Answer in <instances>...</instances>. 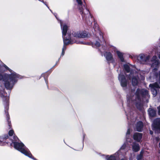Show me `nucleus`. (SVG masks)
<instances>
[{"mask_svg":"<svg viewBox=\"0 0 160 160\" xmlns=\"http://www.w3.org/2000/svg\"><path fill=\"white\" fill-rule=\"evenodd\" d=\"M116 53L122 62H124V58H123V54L122 53L118 51H116Z\"/></svg>","mask_w":160,"mask_h":160,"instance_id":"19","label":"nucleus"},{"mask_svg":"<svg viewBox=\"0 0 160 160\" xmlns=\"http://www.w3.org/2000/svg\"><path fill=\"white\" fill-rule=\"evenodd\" d=\"M1 142V141H0V142Z\"/></svg>","mask_w":160,"mask_h":160,"instance_id":"38","label":"nucleus"},{"mask_svg":"<svg viewBox=\"0 0 160 160\" xmlns=\"http://www.w3.org/2000/svg\"><path fill=\"white\" fill-rule=\"evenodd\" d=\"M151 61L152 63L151 67L153 68L154 72H155L158 67L159 62L158 60L157 59V57L156 56H154L153 57Z\"/></svg>","mask_w":160,"mask_h":160,"instance_id":"7","label":"nucleus"},{"mask_svg":"<svg viewBox=\"0 0 160 160\" xmlns=\"http://www.w3.org/2000/svg\"><path fill=\"white\" fill-rule=\"evenodd\" d=\"M160 139L158 137H156L154 139H153L154 142H156V143H157L159 140Z\"/></svg>","mask_w":160,"mask_h":160,"instance_id":"21","label":"nucleus"},{"mask_svg":"<svg viewBox=\"0 0 160 160\" xmlns=\"http://www.w3.org/2000/svg\"><path fill=\"white\" fill-rule=\"evenodd\" d=\"M130 129H128V131H127V133H126V136L127 137L128 136V135H129L130 133Z\"/></svg>","mask_w":160,"mask_h":160,"instance_id":"26","label":"nucleus"},{"mask_svg":"<svg viewBox=\"0 0 160 160\" xmlns=\"http://www.w3.org/2000/svg\"><path fill=\"white\" fill-rule=\"evenodd\" d=\"M68 27L66 25L63 26L62 28V36L63 40L64 46L62 48V55H63L64 54V51L66 49V48L65 46V45H67L70 44H72V42L71 41V37L69 36V34L68 33V37H65L66 35V32L67 31Z\"/></svg>","mask_w":160,"mask_h":160,"instance_id":"3","label":"nucleus"},{"mask_svg":"<svg viewBox=\"0 0 160 160\" xmlns=\"http://www.w3.org/2000/svg\"><path fill=\"white\" fill-rule=\"evenodd\" d=\"M14 133V131L13 130H10L9 131L8 134L9 136H12Z\"/></svg>","mask_w":160,"mask_h":160,"instance_id":"23","label":"nucleus"},{"mask_svg":"<svg viewBox=\"0 0 160 160\" xmlns=\"http://www.w3.org/2000/svg\"><path fill=\"white\" fill-rule=\"evenodd\" d=\"M148 112V113L151 117H154L156 114V111L152 108H149Z\"/></svg>","mask_w":160,"mask_h":160,"instance_id":"13","label":"nucleus"},{"mask_svg":"<svg viewBox=\"0 0 160 160\" xmlns=\"http://www.w3.org/2000/svg\"><path fill=\"white\" fill-rule=\"evenodd\" d=\"M153 129L160 133V118L155 120L152 124Z\"/></svg>","mask_w":160,"mask_h":160,"instance_id":"8","label":"nucleus"},{"mask_svg":"<svg viewBox=\"0 0 160 160\" xmlns=\"http://www.w3.org/2000/svg\"><path fill=\"white\" fill-rule=\"evenodd\" d=\"M76 43H80V44H82V43H83V42H77Z\"/></svg>","mask_w":160,"mask_h":160,"instance_id":"29","label":"nucleus"},{"mask_svg":"<svg viewBox=\"0 0 160 160\" xmlns=\"http://www.w3.org/2000/svg\"><path fill=\"white\" fill-rule=\"evenodd\" d=\"M104 55L106 59L108 61H111L112 59V55L109 52H106Z\"/></svg>","mask_w":160,"mask_h":160,"instance_id":"14","label":"nucleus"},{"mask_svg":"<svg viewBox=\"0 0 160 160\" xmlns=\"http://www.w3.org/2000/svg\"><path fill=\"white\" fill-rule=\"evenodd\" d=\"M118 79L120 81L122 87H125L126 86L127 82L124 75L121 74H119L118 76Z\"/></svg>","mask_w":160,"mask_h":160,"instance_id":"10","label":"nucleus"},{"mask_svg":"<svg viewBox=\"0 0 160 160\" xmlns=\"http://www.w3.org/2000/svg\"><path fill=\"white\" fill-rule=\"evenodd\" d=\"M158 114L160 115V106L158 108Z\"/></svg>","mask_w":160,"mask_h":160,"instance_id":"27","label":"nucleus"},{"mask_svg":"<svg viewBox=\"0 0 160 160\" xmlns=\"http://www.w3.org/2000/svg\"><path fill=\"white\" fill-rule=\"evenodd\" d=\"M145 55L143 54H140L137 57L138 59L141 63H143V61L144 60Z\"/></svg>","mask_w":160,"mask_h":160,"instance_id":"17","label":"nucleus"},{"mask_svg":"<svg viewBox=\"0 0 160 160\" xmlns=\"http://www.w3.org/2000/svg\"><path fill=\"white\" fill-rule=\"evenodd\" d=\"M9 126H10V125L9 124Z\"/></svg>","mask_w":160,"mask_h":160,"instance_id":"36","label":"nucleus"},{"mask_svg":"<svg viewBox=\"0 0 160 160\" xmlns=\"http://www.w3.org/2000/svg\"><path fill=\"white\" fill-rule=\"evenodd\" d=\"M7 116L8 117V114H7Z\"/></svg>","mask_w":160,"mask_h":160,"instance_id":"37","label":"nucleus"},{"mask_svg":"<svg viewBox=\"0 0 160 160\" xmlns=\"http://www.w3.org/2000/svg\"><path fill=\"white\" fill-rule=\"evenodd\" d=\"M78 3V8L81 13L83 14H88V10L86 8L85 5L82 3L83 0H76Z\"/></svg>","mask_w":160,"mask_h":160,"instance_id":"6","label":"nucleus"},{"mask_svg":"<svg viewBox=\"0 0 160 160\" xmlns=\"http://www.w3.org/2000/svg\"><path fill=\"white\" fill-rule=\"evenodd\" d=\"M138 103H136V106H137V107H138Z\"/></svg>","mask_w":160,"mask_h":160,"instance_id":"32","label":"nucleus"},{"mask_svg":"<svg viewBox=\"0 0 160 160\" xmlns=\"http://www.w3.org/2000/svg\"><path fill=\"white\" fill-rule=\"evenodd\" d=\"M150 133L151 134H152V133H153V132L152 131H150Z\"/></svg>","mask_w":160,"mask_h":160,"instance_id":"30","label":"nucleus"},{"mask_svg":"<svg viewBox=\"0 0 160 160\" xmlns=\"http://www.w3.org/2000/svg\"><path fill=\"white\" fill-rule=\"evenodd\" d=\"M39 1L43 2V0H38Z\"/></svg>","mask_w":160,"mask_h":160,"instance_id":"33","label":"nucleus"},{"mask_svg":"<svg viewBox=\"0 0 160 160\" xmlns=\"http://www.w3.org/2000/svg\"><path fill=\"white\" fill-rule=\"evenodd\" d=\"M120 160H127V159L126 158H125V159H121Z\"/></svg>","mask_w":160,"mask_h":160,"instance_id":"31","label":"nucleus"},{"mask_svg":"<svg viewBox=\"0 0 160 160\" xmlns=\"http://www.w3.org/2000/svg\"><path fill=\"white\" fill-rule=\"evenodd\" d=\"M5 68L8 70L10 74H5L3 76L0 75V81H2L6 88L11 89L19 78V76L7 66H5ZM2 92L0 90V95L1 97H2L1 94Z\"/></svg>","mask_w":160,"mask_h":160,"instance_id":"1","label":"nucleus"},{"mask_svg":"<svg viewBox=\"0 0 160 160\" xmlns=\"http://www.w3.org/2000/svg\"><path fill=\"white\" fill-rule=\"evenodd\" d=\"M124 68L125 70L127 72H128L130 70V67L128 64H125L124 65Z\"/></svg>","mask_w":160,"mask_h":160,"instance_id":"20","label":"nucleus"},{"mask_svg":"<svg viewBox=\"0 0 160 160\" xmlns=\"http://www.w3.org/2000/svg\"><path fill=\"white\" fill-rule=\"evenodd\" d=\"M93 44L97 47H99L100 45V43L98 42H94Z\"/></svg>","mask_w":160,"mask_h":160,"instance_id":"24","label":"nucleus"},{"mask_svg":"<svg viewBox=\"0 0 160 160\" xmlns=\"http://www.w3.org/2000/svg\"><path fill=\"white\" fill-rule=\"evenodd\" d=\"M14 148L20 152L25 155L29 158H32V155L29 152L28 149L22 143H18L16 142H13Z\"/></svg>","mask_w":160,"mask_h":160,"instance_id":"4","label":"nucleus"},{"mask_svg":"<svg viewBox=\"0 0 160 160\" xmlns=\"http://www.w3.org/2000/svg\"><path fill=\"white\" fill-rule=\"evenodd\" d=\"M126 146V144H123L121 147V148H120V151H119V152L121 151L122 150L124 149L125 148Z\"/></svg>","mask_w":160,"mask_h":160,"instance_id":"25","label":"nucleus"},{"mask_svg":"<svg viewBox=\"0 0 160 160\" xmlns=\"http://www.w3.org/2000/svg\"><path fill=\"white\" fill-rule=\"evenodd\" d=\"M149 87H151V90L152 94L154 97L157 94V91L156 89L159 88V85L157 82H156L153 84H150Z\"/></svg>","mask_w":160,"mask_h":160,"instance_id":"9","label":"nucleus"},{"mask_svg":"<svg viewBox=\"0 0 160 160\" xmlns=\"http://www.w3.org/2000/svg\"><path fill=\"white\" fill-rule=\"evenodd\" d=\"M142 134L139 132L135 133L133 135V138L137 141H139L142 138Z\"/></svg>","mask_w":160,"mask_h":160,"instance_id":"11","label":"nucleus"},{"mask_svg":"<svg viewBox=\"0 0 160 160\" xmlns=\"http://www.w3.org/2000/svg\"><path fill=\"white\" fill-rule=\"evenodd\" d=\"M118 154V152L116 153L114 155H111L108 158L107 156V160H116L117 156L116 155Z\"/></svg>","mask_w":160,"mask_h":160,"instance_id":"16","label":"nucleus"},{"mask_svg":"<svg viewBox=\"0 0 160 160\" xmlns=\"http://www.w3.org/2000/svg\"><path fill=\"white\" fill-rule=\"evenodd\" d=\"M159 148H160V142L159 144Z\"/></svg>","mask_w":160,"mask_h":160,"instance_id":"34","label":"nucleus"},{"mask_svg":"<svg viewBox=\"0 0 160 160\" xmlns=\"http://www.w3.org/2000/svg\"><path fill=\"white\" fill-rule=\"evenodd\" d=\"M134 91H132L131 93H129L128 94L127 98L128 100H131L132 101L135 100L139 102L140 101V98L141 96L148 95V92L147 90L144 89L141 90L139 89H137L135 94L134 95H133V96H132V95L134 93Z\"/></svg>","mask_w":160,"mask_h":160,"instance_id":"2","label":"nucleus"},{"mask_svg":"<svg viewBox=\"0 0 160 160\" xmlns=\"http://www.w3.org/2000/svg\"><path fill=\"white\" fill-rule=\"evenodd\" d=\"M14 139L15 140L17 141V139H18V138L16 136H14Z\"/></svg>","mask_w":160,"mask_h":160,"instance_id":"28","label":"nucleus"},{"mask_svg":"<svg viewBox=\"0 0 160 160\" xmlns=\"http://www.w3.org/2000/svg\"><path fill=\"white\" fill-rule=\"evenodd\" d=\"M61 26V28L62 29V28L64 25H66L67 26L68 28L67 29H68V26L66 24L64 25L63 26L62 24V22L61 21L60 22ZM67 30H68V29H67ZM69 33V36L71 37V41L72 42V44L73 43V42L72 41V36H73L74 37L77 38H84L87 37L88 36V34L86 32L84 31H78L77 32H73L72 34V35H71V33H70L68 31V32H67V31L66 32V35L65 36V37H68V33Z\"/></svg>","mask_w":160,"mask_h":160,"instance_id":"5","label":"nucleus"},{"mask_svg":"<svg viewBox=\"0 0 160 160\" xmlns=\"http://www.w3.org/2000/svg\"><path fill=\"white\" fill-rule=\"evenodd\" d=\"M132 149L135 152L138 151L140 149L139 145L136 143H133L132 146Z\"/></svg>","mask_w":160,"mask_h":160,"instance_id":"15","label":"nucleus"},{"mask_svg":"<svg viewBox=\"0 0 160 160\" xmlns=\"http://www.w3.org/2000/svg\"><path fill=\"white\" fill-rule=\"evenodd\" d=\"M132 84L133 86L136 85L138 82V79L137 77H133L132 78Z\"/></svg>","mask_w":160,"mask_h":160,"instance_id":"18","label":"nucleus"},{"mask_svg":"<svg viewBox=\"0 0 160 160\" xmlns=\"http://www.w3.org/2000/svg\"><path fill=\"white\" fill-rule=\"evenodd\" d=\"M132 75L131 73L130 77H132Z\"/></svg>","mask_w":160,"mask_h":160,"instance_id":"35","label":"nucleus"},{"mask_svg":"<svg viewBox=\"0 0 160 160\" xmlns=\"http://www.w3.org/2000/svg\"><path fill=\"white\" fill-rule=\"evenodd\" d=\"M142 152L141 151V152L140 155L137 156V159L138 160H140L141 159V158L142 157Z\"/></svg>","mask_w":160,"mask_h":160,"instance_id":"22","label":"nucleus"},{"mask_svg":"<svg viewBox=\"0 0 160 160\" xmlns=\"http://www.w3.org/2000/svg\"><path fill=\"white\" fill-rule=\"evenodd\" d=\"M143 127V124L142 122H139L136 125V129L137 131L141 132L142 130Z\"/></svg>","mask_w":160,"mask_h":160,"instance_id":"12","label":"nucleus"}]
</instances>
